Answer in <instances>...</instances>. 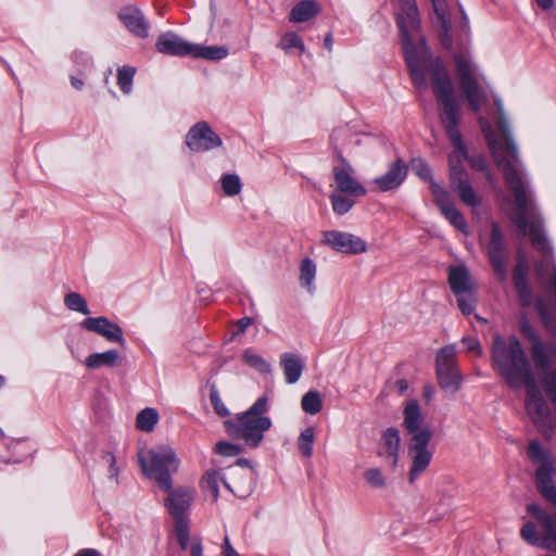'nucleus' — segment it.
I'll return each instance as SVG.
<instances>
[{
    "mask_svg": "<svg viewBox=\"0 0 556 556\" xmlns=\"http://www.w3.org/2000/svg\"><path fill=\"white\" fill-rule=\"evenodd\" d=\"M396 24L400 29L405 60L415 86L426 89L428 78L437 81L441 72L450 75L439 58H432L422 37L419 36V18L415 0H397Z\"/></svg>",
    "mask_w": 556,
    "mask_h": 556,
    "instance_id": "5",
    "label": "nucleus"
},
{
    "mask_svg": "<svg viewBox=\"0 0 556 556\" xmlns=\"http://www.w3.org/2000/svg\"><path fill=\"white\" fill-rule=\"evenodd\" d=\"M122 356L116 350H108L101 353H92L85 359L88 369H98L102 366L117 367L122 365Z\"/></svg>",
    "mask_w": 556,
    "mask_h": 556,
    "instance_id": "25",
    "label": "nucleus"
},
{
    "mask_svg": "<svg viewBox=\"0 0 556 556\" xmlns=\"http://www.w3.org/2000/svg\"><path fill=\"white\" fill-rule=\"evenodd\" d=\"M527 455L536 467V488L552 507L551 510H546L538 504H529L527 510L536 519L543 529V534L540 535L535 525L528 521L522 526L520 535L530 545L556 553V485L553 480L556 475V463L552 453L538 440L529 442Z\"/></svg>",
    "mask_w": 556,
    "mask_h": 556,
    "instance_id": "3",
    "label": "nucleus"
},
{
    "mask_svg": "<svg viewBox=\"0 0 556 556\" xmlns=\"http://www.w3.org/2000/svg\"><path fill=\"white\" fill-rule=\"evenodd\" d=\"M253 320L251 317H242L237 321V332L236 334L243 333L248 327L252 325Z\"/></svg>",
    "mask_w": 556,
    "mask_h": 556,
    "instance_id": "53",
    "label": "nucleus"
},
{
    "mask_svg": "<svg viewBox=\"0 0 556 556\" xmlns=\"http://www.w3.org/2000/svg\"><path fill=\"white\" fill-rule=\"evenodd\" d=\"M463 344L465 345L466 350L469 352H473L478 355H480L482 352L480 342L476 338H472V337L464 338Z\"/></svg>",
    "mask_w": 556,
    "mask_h": 556,
    "instance_id": "51",
    "label": "nucleus"
},
{
    "mask_svg": "<svg viewBox=\"0 0 556 556\" xmlns=\"http://www.w3.org/2000/svg\"><path fill=\"white\" fill-rule=\"evenodd\" d=\"M4 384V378L0 375V388Z\"/></svg>",
    "mask_w": 556,
    "mask_h": 556,
    "instance_id": "63",
    "label": "nucleus"
},
{
    "mask_svg": "<svg viewBox=\"0 0 556 556\" xmlns=\"http://www.w3.org/2000/svg\"><path fill=\"white\" fill-rule=\"evenodd\" d=\"M319 12L315 0H302L290 12L289 20L293 23H304L316 16Z\"/></svg>",
    "mask_w": 556,
    "mask_h": 556,
    "instance_id": "26",
    "label": "nucleus"
},
{
    "mask_svg": "<svg viewBox=\"0 0 556 556\" xmlns=\"http://www.w3.org/2000/svg\"><path fill=\"white\" fill-rule=\"evenodd\" d=\"M331 43H332V40H331V36L328 35L326 38H325V46L328 47L329 49H331Z\"/></svg>",
    "mask_w": 556,
    "mask_h": 556,
    "instance_id": "61",
    "label": "nucleus"
},
{
    "mask_svg": "<svg viewBox=\"0 0 556 556\" xmlns=\"http://www.w3.org/2000/svg\"><path fill=\"white\" fill-rule=\"evenodd\" d=\"M222 143L219 136L205 122L193 125L186 136V144L193 152H205Z\"/></svg>",
    "mask_w": 556,
    "mask_h": 556,
    "instance_id": "15",
    "label": "nucleus"
},
{
    "mask_svg": "<svg viewBox=\"0 0 556 556\" xmlns=\"http://www.w3.org/2000/svg\"><path fill=\"white\" fill-rule=\"evenodd\" d=\"M323 243L343 254H361L367 251V244L361 237L339 230L324 231Z\"/></svg>",
    "mask_w": 556,
    "mask_h": 556,
    "instance_id": "14",
    "label": "nucleus"
},
{
    "mask_svg": "<svg viewBox=\"0 0 556 556\" xmlns=\"http://www.w3.org/2000/svg\"><path fill=\"white\" fill-rule=\"evenodd\" d=\"M407 175V166L402 160H396L391 163L388 172L372 180V184L377 186L380 192H387L397 189Z\"/></svg>",
    "mask_w": 556,
    "mask_h": 556,
    "instance_id": "20",
    "label": "nucleus"
},
{
    "mask_svg": "<svg viewBox=\"0 0 556 556\" xmlns=\"http://www.w3.org/2000/svg\"><path fill=\"white\" fill-rule=\"evenodd\" d=\"M433 4L434 13L439 20V23L442 27L441 33V42L443 47L451 48L452 47V38L448 34L450 31V18L447 13V8L445 0H431Z\"/></svg>",
    "mask_w": 556,
    "mask_h": 556,
    "instance_id": "27",
    "label": "nucleus"
},
{
    "mask_svg": "<svg viewBox=\"0 0 556 556\" xmlns=\"http://www.w3.org/2000/svg\"><path fill=\"white\" fill-rule=\"evenodd\" d=\"M71 84L77 90H80L84 87V81L81 79H79V78L74 77V76L71 77Z\"/></svg>",
    "mask_w": 556,
    "mask_h": 556,
    "instance_id": "59",
    "label": "nucleus"
},
{
    "mask_svg": "<svg viewBox=\"0 0 556 556\" xmlns=\"http://www.w3.org/2000/svg\"><path fill=\"white\" fill-rule=\"evenodd\" d=\"M493 364L497 372L514 389L526 388V412L538 430L546 438L553 432L552 409L538 386L531 364L520 341L510 336H495L492 346Z\"/></svg>",
    "mask_w": 556,
    "mask_h": 556,
    "instance_id": "2",
    "label": "nucleus"
},
{
    "mask_svg": "<svg viewBox=\"0 0 556 556\" xmlns=\"http://www.w3.org/2000/svg\"><path fill=\"white\" fill-rule=\"evenodd\" d=\"M455 349L452 345L442 348L435 358L437 378L442 390L456 393L462 384V376L456 366Z\"/></svg>",
    "mask_w": 556,
    "mask_h": 556,
    "instance_id": "12",
    "label": "nucleus"
},
{
    "mask_svg": "<svg viewBox=\"0 0 556 556\" xmlns=\"http://www.w3.org/2000/svg\"><path fill=\"white\" fill-rule=\"evenodd\" d=\"M101 459L109 467V479L117 483L118 482L119 468L116 465V457H115V455L113 453H111V452H103L102 455H101Z\"/></svg>",
    "mask_w": 556,
    "mask_h": 556,
    "instance_id": "48",
    "label": "nucleus"
},
{
    "mask_svg": "<svg viewBox=\"0 0 556 556\" xmlns=\"http://www.w3.org/2000/svg\"><path fill=\"white\" fill-rule=\"evenodd\" d=\"M223 555L224 556H239L236 549L231 546L229 538L226 535L223 543Z\"/></svg>",
    "mask_w": 556,
    "mask_h": 556,
    "instance_id": "54",
    "label": "nucleus"
},
{
    "mask_svg": "<svg viewBox=\"0 0 556 556\" xmlns=\"http://www.w3.org/2000/svg\"><path fill=\"white\" fill-rule=\"evenodd\" d=\"M448 283L454 294L476 290L470 274L464 266H453L448 270Z\"/></svg>",
    "mask_w": 556,
    "mask_h": 556,
    "instance_id": "23",
    "label": "nucleus"
},
{
    "mask_svg": "<svg viewBox=\"0 0 556 556\" xmlns=\"http://www.w3.org/2000/svg\"><path fill=\"white\" fill-rule=\"evenodd\" d=\"M515 288H516V291L518 293V298H519L520 304L523 307L531 306L532 303H533V295H532V290H531L528 281L527 282L516 283Z\"/></svg>",
    "mask_w": 556,
    "mask_h": 556,
    "instance_id": "47",
    "label": "nucleus"
},
{
    "mask_svg": "<svg viewBox=\"0 0 556 556\" xmlns=\"http://www.w3.org/2000/svg\"><path fill=\"white\" fill-rule=\"evenodd\" d=\"M192 488L181 486L169 492L165 500V506L173 516L175 523L179 520L189 521L187 511L192 505L194 498Z\"/></svg>",
    "mask_w": 556,
    "mask_h": 556,
    "instance_id": "17",
    "label": "nucleus"
},
{
    "mask_svg": "<svg viewBox=\"0 0 556 556\" xmlns=\"http://www.w3.org/2000/svg\"><path fill=\"white\" fill-rule=\"evenodd\" d=\"M135 74L136 70L131 66H123L117 71V85L126 94L131 92Z\"/></svg>",
    "mask_w": 556,
    "mask_h": 556,
    "instance_id": "36",
    "label": "nucleus"
},
{
    "mask_svg": "<svg viewBox=\"0 0 556 556\" xmlns=\"http://www.w3.org/2000/svg\"><path fill=\"white\" fill-rule=\"evenodd\" d=\"M80 326L88 331L103 337L109 342H116L121 345L125 344L122 328L106 317H88L81 321Z\"/></svg>",
    "mask_w": 556,
    "mask_h": 556,
    "instance_id": "18",
    "label": "nucleus"
},
{
    "mask_svg": "<svg viewBox=\"0 0 556 556\" xmlns=\"http://www.w3.org/2000/svg\"><path fill=\"white\" fill-rule=\"evenodd\" d=\"M237 463H238V465L244 466V467H250V464H251V462L247 458H240V459H238Z\"/></svg>",
    "mask_w": 556,
    "mask_h": 556,
    "instance_id": "60",
    "label": "nucleus"
},
{
    "mask_svg": "<svg viewBox=\"0 0 556 556\" xmlns=\"http://www.w3.org/2000/svg\"><path fill=\"white\" fill-rule=\"evenodd\" d=\"M302 409L309 415L318 414L323 408V401L318 391L306 392L301 400Z\"/></svg>",
    "mask_w": 556,
    "mask_h": 556,
    "instance_id": "30",
    "label": "nucleus"
},
{
    "mask_svg": "<svg viewBox=\"0 0 556 556\" xmlns=\"http://www.w3.org/2000/svg\"><path fill=\"white\" fill-rule=\"evenodd\" d=\"M520 332L531 343V358L538 370L540 382L543 386V378L549 374L556 372V368H552V362L556 357V346L543 342L534 328L523 316L520 321Z\"/></svg>",
    "mask_w": 556,
    "mask_h": 556,
    "instance_id": "11",
    "label": "nucleus"
},
{
    "mask_svg": "<svg viewBox=\"0 0 556 556\" xmlns=\"http://www.w3.org/2000/svg\"><path fill=\"white\" fill-rule=\"evenodd\" d=\"M401 450V437L400 431L396 428H388L381 434L379 441L378 455L382 457L387 464L396 468L399 463V454Z\"/></svg>",
    "mask_w": 556,
    "mask_h": 556,
    "instance_id": "19",
    "label": "nucleus"
},
{
    "mask_svg": "<svg viewBox=\"0 0 556 556\" xmlns=\"http://www.w3.org/2000/svg\"><path fill=\"white\" fill-rule=\"evenodd\" d=\"M65 305L68 309L79 312L84 315H89L90 311L88 308L87 302L85 299L76 292L68 293L64 299Z\"/></svg>",
    "mask_w": 556,
    "mask_h": 556,
    "instance_id": "39",
    "label": "nucleus"
},
{
    "mask_svg": "<svg viewBox=\"0 0 556 556\" xmlns=\"http://www.w3.org/2000/svg\"><path fill=\"white\" fill-rule=\"evenodd\" d=\"M432 90L438 102L440 119L454 147V151L448 156L451 187L463 203L472 207L478 206L481 198L472 188L468 174L460 165V159L467 157V148L458 130L460 103L450 75L441 72L440 76H437V81L432 84Z\"/></svg>",
    "mask_w": 556,
    "mask_h": 556,
    "instance_id": "4",
    "label": "nucleus"
},
{
    "mask_svg": "<svg viewBox=\"0 0 556 556\" xmlns=\"http://www.w3.org/2000/svg\"><path fill=\"white\" fill-rule=\"evenodd\" d=\"M463 27H464V30H467V29H468V22H467V20H466V18H465V22H464Z\"/></svg>",
    "mask_w": 556,
    "mask_h": 556,
    "instance_id": "62",
    "label": "nucleus"
},
{
    "mask_svg": "<svg viewBox=\"0 0 556 556\" xmlns=\"http://www.w3.org/2000/svg\"><path fill=\"white\" fill-rule=\"evenodd\" d=\"M215 451L219 455L231 457L240 454L242 452V447L238 444L220 441L216 444Z\"/></svg>",
    "mask_w": 556,
    "mask_h": 556,
    "instance_id": "49",
    "label": "nucleus"
},
{
    "mask_svg": "<svg viewBox=\"0 0 556 556\" xmlns=\"http://www.w3.org/2000/svg\"><path fill=\"white\" fill-rule=\"evenodd\" d=\"M365 481L372 488H383L386 478L379 468H369L364 472Z\"/></svg>",
    "mask_w": 556,
    "mask_h": 556,
    "instance_id": "46",
    "label": "nucleus"
},
{
    "mask_svg": "<svg viewBox=\"0 0 556 556\" xmlns=\"http://www.w3.org/2000/svg\"><path fill=\"white\" fill-rule=\"evenodd\" d=\"M424 415L416 400H409L403 410V427L412 434L408 443V454L412 467L408 481L413 483L430 465L433 452L428 447L433 432L430 427H422Z\"/></svg>",
    "mask_w": 556,
    "mask_h": 556,
    "instance_id": "6",
    "label": "nucleus"
},
{
    "mask_svg": "<svg viewBox=\"0 0 556 556\" xmlns=\"http://www.w3.org/2000/svg\"><path fill=\"white\" fill-rule=\"evenodd\" d=\"M279 48L285 50L287 53H290L292 49H296L299 54L305 52V46L303 40L295 33H286L278 45Z\"/></svg>",
    "mask_w": 556,
    "mask_h": 556,
    "instance_id": "33",
    "label": "nucleus"
},
{
    "mask_svg": "<svg viewBox=\"0 0 556 556\" xmlns=\"http://www.w3.org/2000/svg\"><path fill=\"white\" fill-rule=\"evenodd\" d=\"M431 194L443 216L459 231L466 233L468 225L463 214L455 207L450 193L438 182L431 184Z\"/></svg>",
    "mask_w": 556,
    "mask_h": 556,
    "instance_id": "16",
    "label": "nucleus"
},
{
    "mask_svg": "<svg viewBox=\"0 0 556 556\" xmlns=\"http://www.w3.org/2000/svg\"><path fill=\"white\" fill-rule=\"evenodd\" d=\"M138 460L147 477L154 479L161 489L170 491V475L178 469V462L170 447L162 445L156 448L140 451Z\"/></svg>",
    "mask_w": 556,
    "mask_h": 556,
    "instance_id": "9",
    "label": "nucleus"
},
{
    "mask_svg": "<svg viewBox=\"0 0 556 556\" xmlns=\"http://www.w3.org/2000/svg\"><path fill=\"white\" fill-rule=\"evenodd\" d=\"M412 170L422 180L429 181V188L431 189V184L435 182L432 179L431 175V168L429 167L428 163L422 159H413L412 163Z\"/></svg>",
    "mask_w": 556,
    "mask_h": 556,
    "instance_id": "40",
    "label": "nucleus"
},
{
    "mask_svg": "<svg viewBox=\"0 0 556 556\" xmlns=\"http://www.w3.org/2000/svg\"><path fill=\"white\" fill-rule=\"evenodd\" d=\"M528 275V262L525 254L521 251H518L517 263L514 268V285L519 282H527Z\"/></svg>",
    "mask_w": 556,
    "mask_h": 556,
    "instance_id": "43",
    "label": "nucleus"
},
{
    "mask_svg": "<svg viewBox=\"0 0 556 556\" xmlns=\"http://www.w3.org/2000/svg\"><path fill=\"white\" fill-rule=\"evenodd\" d=\"M157 420L159 414L154 408H144L137 415L136 426L141 431L150 432Z\"/></svg>",
    "mask_w": 556,
    "mask_h": 556,
    "instance_id": "31",
    "label": "nucleus"
},
{
    "mask_svg": "<svg viewBox=\"0 0 556 556\" xmlns=\"http://www.w3.org/2000/svg\"><path fill=\"white\" fill-rule=\"evenodd\" d=\"M118 18L132 35L139 38L148 37L149 23L138 8L132 5L124 7L118 13Z\"/></svg>",
    "mask_w": 556,
    "mask_h": 556,
    "instance_id": "21",
    "label": "nucleus"
},
{
    "mask_svg": "<svg viewBox=\"0 0 556 556\" xmlns=\"http://www.w3.org/2000/svg\"><path fill=\"white\" fill-rule=\"evenodd\" d=\"M454 61L459 88L468 102L469 109L473 113H478L486 101V92L476 77V66L464 53L455 54Z\"/></svg>",
    "mask_w": 556,
    "mask_h": 556,
    "instance_id": "10",
    "label": "nucleus"
},
{
    "mask_svg": "<svg viewBox=\"0 0 556 556\" xmlns=\"http://www.w3.org/2000/svg\"><path fill=\"white\" fill-rule=\"evenodd\" d=\"M75 556H101L97 549L87 548L79 551Z\"/></svg>",
    "mask_w": 556,
    "mask_h": 556,
    "instance_id": "57",
    "label": "nucleus"
},
{
    "mask_svg": "<svg viewBox=\"0 0 556 556\" xmlns=\"http://www.w3.org/2000/svg\"><path fill=\"white\" fill-rule=\"evenodd\" d=\"M315 432L312 427L304 429L298 438V448L304 457H311L313 454V444Z\"/></svg>",
    "mask_w": 556,
    "mask_h": 556,
    "instance_id": "34",
    "label": "nucleus"
},
{
    "mask_svg": "<svg viewBox=\"0 0 556 556\" xmlns=\"http://www.w3.org/2000/svg\"><path fill=\"white\" fill-rule=\"evenodd\" d=\"M222 189L228 197L238 195L241 192L242 184L238 175L225 174L220 178Z\"/></svg>",
    "mask_w": 556,
    "mask_h": 556,
    "instance_id": "35",
    "label": "nucleus"
},
{
    "mask_svg": "<svg viewBox=\"0 0 556 556\" xmlns=\"http://www.w3.org/2000/svg\"><path fill=\"white\" fill-rule=\"evenodd\" d=\"M175 532L178 544L181 549H187L189 545V521L179 520L175 523Z\"/></svg>",
    "mask_w": 556,
    "mask_h": 556,
    "instance_id": "44",
    "label": "nucleus"
},
{
    "mask_svg": "<svg viewBox=\"0 0 556 556\" xmlns=\"http://www.w3.org/2000/svg\"><path fill=\"white\" fill-rule=\"evenodd\" d=\"M494 105L497 111L496 123L501 136L495 134L488 118L481 116L478 122L488 141L492 157L514 195L515 208L510 218L523 236H530L532 244L538 251L548 255L552 249L545 238L542 220L536 217L528 219L531 199L523 181L518 149L510 132L502 100L495 98Z\"/></svg>",
    "mask_w": 556,
    "mask_h": 556,
    "instance_id": "1",
    "label": "nucleus"
},
{
    "mask_svg": "<svg viewBox=\"0 0 556 556\" xmlns=\"http://www.w3.org/2000/svg\"><path fill=\"white\" fill-rule=\"evenodd\" d=\"M490 263L501 280L507 277V253L504 233L497 223L492 224L490 241L486 247Z\"/></svg>",
    "mask_w": 556,
    "mask_h": 556,
    "instance_id": "13",
    "label": "nucleus"
},
{
    "mask_svg": "<svg viewBox=\"0 0 556 556\" xmlns=\"http://www.w3.org/2000/svg\"><path fill=\"white\" fill-rule=\"evenodd\" d=\"M455 295L457 296L458 308L464 315H469L475 311L477 304L476 290L456 293Z\"/></svg>",
    "mask_w": 556,
    "mask_h": 556,
    "instance_id": "37",
    "label": "nucleus"
},
{
    "mask_svg": "<svg viewBox=\"0 0 556 556\" xmlns=\"http://www.w3.org/2000/svg\"><path fill=\"white\" fill-rule=\"evenodd\" d=\"M268 400L261 396L245 412L224 422L227 433L251 448H256L264 440V434L271 428V419L266 415Z\"/></svg>",
    "mask_w": 556,
    "mask_h": 556,
    "instance_id": "7",
    "label": "nucleus"
},
{
    "mask_svg": "<svg viewBox=\"0 0 556 556\" xmlns=\"http://www.w3.org/2000/svg\"><path fill=\"white\" fill-rule=\"evenodd\" d=\"M190 556H203V547L199 539H192L190 544Z\"/></svg>",
    "mask_w": 556,
    "mask_h": 556,
    "instance_id": "52",
    "label": "nucleus"
},
{
    "mask_svg": "<svg viewBox=\"0 0 556 556\" xmlns=\"http://www.w3.org/2000/svg\"><path fill=\"white\" fill-rule=\"evenodd\" d=\"M316 274H317V267H316L315 262L313 260H311L309 257L303 258L300 264L299 280H300L301 287L304 288L305 290H307V292H309V293L315 292L314 281L316 278Z\"/></svg>",
    "mask_w": 556,
    "mask_h": 556,
    "instance_id": "28",
    "label": "nucleus"
},
{
    "mask_svg": "<svg viewBox=\"0 0 556 556\" xmlns=\"http://www.w3.org/2000/svg\"><path fill=\"white\" fill-rule=\"evenodd\" d=\"M280 366L282 367L286 382L295 383L302 376L304 364L299 355L293 353H283L280 356Z\"/></svg>",
    "mask_w": 556,
    "mask_h": 556,
    "instance_id": "24",
    "label": "nucleus"
},
{
    "mask_svg": "<svg viewBox=\"0 0 556 556\" xmlns=\"http://www.w3.org/2000/svg\"><path fill=\"white\" fill-rule=\"evenodd\" d=\"M348 138V130L343 128L334 129L330 135V146L338 164L332 167V177L338 192L352 197H364L365 187L356 179L355 169L351 163L343 156L342 147Z\"/></svg>",
    "mask_w": 556,
    "mask_h": 556,
    "instance_id": "8",
    "label": "nucleus"
},
{
    "mask_svg": "<svg viewBox=\"0 0 556 556\" xmlns=\"http://www.w3.org/2000/svg\"><path fill=\"white\" fill-rule=\"evenodd\" d=\"M243 362L250 367L262 374L271 371L269 363H267L261 355L256 354L251 349H247L242 354Z\"/></svg>",
    "mask_w": 556,
    "mask_h": 556,
    "instance_id": "32",
    "label": "nucleus"
},
{
    "mask_svg": "<svg viewBox=\"0 0 556 556\" xmlns=\"http://www.w3.org/2000/svg\"><path fill=\"white\" fill-rule=\"evenodd\" d=\"M330 200L332 210L339 215L348 213L354 205V201L336 192L330 194Z\"/></svg>",
    "mask_w": 556,
    "mask_h": 556,
    "instance_id": "42",
    "label": "nucleus"
},
{
    "mask_svg": "<svg viewBox=\"0 0 556 556\" xmlns=\"http://www.w3.org/2000/svg\"><path fill=\"white\" fill-rule=\"evenodd\" d=\"M219 473L216 471L206 472L202 479V489L208 493L214 502L219 495L218 490Z\"/></svg>",
    "mask_w": 556,
    "mask_h": 556,
    "instance_id": "38",
    "label": "nucleus"
},
{
    "mask_svg": "<svg viewBox=\"0 0 556 556\" xmlns=\"http://www.w3.org/2000/svg\"><path fill=\"white\" fill-rule=\"evenodd\" d=\"M422 393L426 402L429 403L433 399L435 391L432 386L427 384L424 387Z\"/></svg>",
    "mask_w": 556,
    "mask_h": 556,
    "instance_id": "55",
    "label": "nucleus"
},
{
    "mask_svg": "<svg viewBox=\"0 0 556 556\" xmlns=\"http://www.w3.org/2000/svg\"><path fill=\"white\" fill-rule=\"evenodd\" d=\"M395 388L400 394H404L408 389V382L405 379H400L395 382Z\"/></svg>",
    "mask_w": 556,
    "mask_h": 556,
    "instance_id": "56",
    "label": "nucleus"
},
{
    "mask_svg": "<svg viewBox=\"0 0 556 556\" xmlns=\"http://www.w3.org/2000/svg\"><path fill=\"white\" fill-rule=\"evenodd\" d=\"M535 308L540 315V317L542 318L543 323L549 327V321H551V314H549V309L545 303V301L542 299V298H538L535 300Z\"/></svg>",
    "mask_w": 556,
    "mask_h": 556,
    "instance_id": "50",
    "label": "nucleus"
},
{
    "mask_svg": "<svg viewBox=\"0 0 556 556\" xmlns=\"http://www.w3.org/2000/svg\"><path fill=\"white\" fill-rule=\"evenodd\" d=\"M193 43L188 42L173 33H164L159 36L155 47L160 53L186 56L192 53Z\"/></svg>",
    "mask_w": 556,
    "mask_h": 556,
    "instance_id": "22",
    "label": "nucleus"
},
{
    "mask_svg": "<svg viewBox=\"0 0 556 556\" xmlns=\"http://www.w3.org/2000/svg\"><path fill=\"white\" fill-rule=\"evenodd\" d=\"M536 3L542 9L547 10L553 7L554 0H536Z\"/></svg>",
    "mask_w": 556,
    "mask_h": 556,
    "instance_id": "58",
    "label": "nucleus"
},
{
    "mask_svg": "<svg viewBox=\"0 0 556 556\" xmlns=\"http://www.w3.org/2000/svg\"><path fill=\"white\" fill-rule=\"evenodd\" d=\"M228 55V50L225 47L220 46H202L194 45L192 46L191 56L205 59L210 61H219L225 59Z\"/></svg>",
    "mask_w": 556,
    "mask_h": 556,
    "instance_id": "29",
    "label": "nucleus"
},
{
    "mask_svg": "<svg viewBox=\"0 0 556 556\" xmlns=\"http://www.w3.org/2000/svg\"><path fill=\"white\" fill-rule=\"evenodd\" d=\"M463 160L468 161V163L470 164V166L473 169L484 173L485 178L488 179V181L490 184L494 182V176L491 173V170L489 169V167L486 165V162H485V159L482 155L469 156L467 154V157H462L460 159V163L463 162Z\"/></svg>",
    "mask_w": 556,
    "mask_h": 556,
    "instance_id": "41",
    "label": "nucleus"
},
{
    "mask_svg": "<svg viewBox=\"0 0 556 556\" xmlns=\"http://www.w3.org/2000/svg\"><path fill=\"white\" fill-rule=\"evenodd\" d=\"M210 401H211V404H212L215 413L218 416H220V417L229 416L230 413H229L228 408L226 407V405L223 403V401L219 396L218 390L215 386L211 387Z\"/></svg>",
    "mask_w": 556,
    "mask_h": 556,
    "instance_id": "45",
    "label": "nucleus"
}]
</instances>
